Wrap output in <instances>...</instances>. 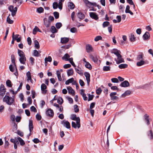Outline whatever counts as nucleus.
Returning <instances> with one entry per match:
<instances>
[{"mask_svg":"<svg viewBox=\"0 0 153 153\" xmlns=\"http://www.w3.org/2000/svg\"><path fill=\"white\" fill-rule=\"evenodd\" d=\"M18 53L19 56L20 57L19 60L20 62L23 64H25V61H26V58L24 53L22 51L18 49Z\"/></svg>","mask_w":153,"mask_h":153,"instance_id":"nucleus-1","label":"nucleus"},{"mask_svg":"<svg viewBox=\"0 0 153 153\" xmlns=\"http://www.w3.org/2000/svg\"><path fill=\"white\" fill-rule=\"evenodd\" d=\"M3 100L4 102H5L9 105H12L14 101V99L13 98L7 95L4 97Z\"/></svg>","mask_w":153,"mask_h":153,"instance_id":"nucleus-2","label":"nucleus"},{"mask_svg":"<svg viewBox=\"0 0 153 153\" xmlns=\"http://www.w3.org/2000/svg\"><path fill=\"white\" fill-rule=\"evenodd\" d=\"M71 120H76L77 125V128H79L80 127V119L79 117H77L75 114H72L71 115Z\"/></svg>","mask_w":153,"mask_h":153,"instance_id":"nucleus-3","label":"nucleus"},{"mask_svg":"<svg viewBox=\"0 0 153 153\" xmlns=\"http://www.w3.org/2000/svg\"><path fill=\"white\" fill-rule=\"evenodd\" d=\"M117 58H115L114 60L116 62V63L117 64H120V63L124 62V60L122 57V56L120 54H119L117 56Z\"/></svg>","mask_w":153,"mask_h":153,"instance_id":"nucleus-4","label":"nucleus"},{"mask_svg":"<svg viewBox=\"0 0 153 153\" xmlns=\"http://www.w3.org/2000/svg\"><path fill=\"white\" fill-rule=\"evenodd\" d=\"M9 10L11 12V15L14 16L16 14L17 10V8L16 7L14 8L13 6L10 5L9 7Z\"/></svg>","mask_w":153,"mask_h":153,"instance_id":"nucleus-5","label":"nucleus"},{"mask_svg":"<svg viewBox=\"0 0 153 153\" xmlns=\"http://www.w3.org/2000/svg\"><path fill=\"white\" fill-rule=\"evenodd\" d=\"M83 1L87 6L89 8H90L92 6H96L97 5L95 2H91L88 0H83Z\"/></svg>","mask_w":153,"mask_h":153,"instance_id":"nucleus-6","label":"nucleus"},{"mask_svg":"<svg viewBox=\"0 0 153 153\" xmlns=\"http://www.w3.org/2000/svg\"><path fill=\"white\" fill-rule=\"evenodd\" d=\"M6 89L4 85L1 84L0 88V95L3 96L5 94Z\"/></svg>","mask_w":153,"mask_h":153,"instance_id":"nucleus-7","label":"nucleus"},{"mask_svg":"<svg viewBox=\"0 0 153 153\" xmlns=\"http://www.w3.org/2000/svg\"><path fill=\"white\" fill-rule=\"evenodd\" d=\"M89 15L91 18L96 20H97L99 19L98 16L96 13L90 12L89 13Z\"/></svg>","mask_w":153,"mask_h":153,"instance_id":"nucleus-8","label":"nucleus"},{"mask_svg":"<svg viewBox=\"0 0 153 153\" xmlns=\"http://www.w3.org/2000/svg\"><path fill=\"white\" fill-rule=\"evenodd\" d=\"M46 114L47 116L53 117L54 115L53 110L51 109H48L46 111Z\"/></svg>","mask_w":153,"mask_h":153,"instance_id":"nucleus-9","label":"nucleus"},{"mask_svg":"<svg viewBox=\"0 0 153 153\" xmlns=\"http://www.w3.org/2000/svg\"><path fill=\"white\" fill-rule=\"evenodd\" d=\"M150 34L148 32H146L145 34L143 35V37L144 40H148L149 39L150 37Z\"/></svg>","mask_w":153,"mask_h":153,"instance_id":"nucleus-10","label":"nucleus"},{"mask_svg":"<svg viewBox=\"0 0 153 153\" xmlns=\"http://www.w3.org/2000/svg\"><path fill=\"white\" fill-rule=\"evenodd\" d=\"M62 124L67 128L69 129L71 128L70 123L68 121L64 120L63 121Z\"/></svg>","mask_w":153,"mask_h":153,"instance_id":"nucleus-11","label":"nucleus"},{"mask_svg":"<svg viewBox=\"0 0 153 153\" xmlns=\"http://www.w3.org/2000/svg\"><path fill=\"white\" fill-rule=\"evenodd\" d=\"M129 83L128 81L125 80L121 83L120 85V86L125 88L129 86Z\"/></svg>","mask_w":153,"mask_h":153,"instance_id":"nucleus-12","label":"nucleus"},{"mask_svg":"<svg viewBox=\"0 0 153 153\" xmlns=\"http://www.w3.org/2000/svg\"><path fill=\"white\" fill-rule=\"evenodd\" d=\"M44 23L45 25L47 27H49L51 25V22L49 20H48L47 18H45L44 19Z\"/></svg>","mask_w":153,"mask_h":153,"instance_id":"nucleus-13","label":"nucleus"},{"mask_svg":"<svg viewBox=\"0 0 153 153\" xmlns=\"http://www.w3.org/2000/svg\"><path fill=\"white\" fill-rule=\"evenodd\" d=\"M84 75L85 76L86 80L87 81L88 84V85L90 81V75L89 73L88 72H85L84 74Z\"/></svg>","mask_w":153,"mask_h":153,"instance_id":"nucleus-14","label":"nucleus"},{"mask_svg":"<svg viewBox=\"0 0 153 153\" xmlns=\"http://www.w3.org/2000/svg\"><path fill=\"white\" fill-rule=\"evenodd\" d=\"M111 52L112 53H114L116 56L121 53L120 50H118L117 49L114 48L111 50Z\"/></svg>","mask_w":153,"mask_h":153,"instance_id":"nucleus-15","label":"nucleus"},{"mask_svg":"<svg viewBox=\"0 0 153 153\" xmlns=\"http://www.w3.org/2000/svg\"><path fill=\"white\" fill-rule=\"evenodd\" d=\"M47 88V86L46 85L44 84H42L41 85V90L42 91V93L43 94H45L47 92V90H46Z\"/></svg>","mask_w":153,"mask_h":153,"instance_id":"nucleus-16","label":"nucleus"},{"mask_svg":"<svg viewBox=\"0 0 153 153\" xmlns=\"http://www.w3.org/2000/svg\"><path fill=\"white\" fill-rule=\"evenodd\" d=\"M117 94L116 92H111L110 94V96L111 100H115L118 99V97L117 96H115Z\"/></svg>","mask_w":153,"mask_h":153,"instance_id":"nucleus-17","label":"nucleus"},{"mask_svg":"<svg viewBox=\"0 0 153 153\" xmlns=\"http://www.w3.org/2000/svg\"><path fill=\"white\" fill-rule=\"evenodd\" d=\"M67 89L69 94H71L73 96L75 95L74 91L71 87H68Z\"/></svg>","mask_w":153,"mask_h":153,"instance_id":"nucleus-18","label":"nucleus"},{"mask_svg":"<svg viewBox=\"0 0 153 153\" xmlns=\"http://www.w3.org/2000/svg\"><path fill=\"white\" fill-rule=\"evenodd\" d=\"M77 16L80 20L83 19L85 17V16L84 14L81 12H79L77 13Z\"/></svg>","mask_w":153,"mask_h":153,"instance_id":"nucleus-19","label":"nucleus"},{"mask_svg":"<svg viewBox=\"0 0 153 153\" xmlns=\"http://www.w3.org/2000/svg\"><path fill=\"white\" fill-rule=\"evenodd\" d=\"M69 40V38L67 37L61 38V42L62 44H65Z\"/></svg>","mask_w":153,"mask_h":153,"instance_id":"nucleus-20","label":"nucleus"},{"mask_svg":"<svg viewBox=\"0 0 153 153\" xmlns=\"http://www.w3.org/2000/svg\"><path fill=\"white\" fill-rule=\"evenodd\" d=\"M86 49L87 52L88 53H89L92 51V48L91 45L88 44L86 46Z\"/></svg>","mask_w":153,"mask_h":153,"instance_id":"nucleus-21","label":"nucleus"},{"mask_svg":"<svg viewBox=\"0 0 153 153\" xmlns=\"http://www.w3.org/2000/svg\"><path fill=\"white\" fill-rule=\"evenodd\" d=\"M29 131L30 132H31L33 128V121L31 120H29Z\"/></svg>","mask_w":153,"mask_h":153,"instance_id":"nucleus-22","label":"nucleus"},{"mask_svg":"<svg viewBox=\"0 0 153 153\" xmlns=\"http://www.w3.org/2000/svg\"><path fill=\"white\" fill-rule=\"evenodd\" d=\"M75 69L76 71L79 74L82 75L83 74V72L81 68L77 67L76 68H75Z\"/></svg>","mask_w":153,"mask_h":153,"instance_id":"nucleus-23","label":"nucleus"},{"mask_svg":"<svg viewBox=\"0 0 153 153\" xmlns=\"http://www.w3.org/2000/svg\"><path fill=\"white\" fill-rule=\"evenodd\" d=\"M125 12L126 13H129L131 15H133V13L130 10V6L129 5H128L126 6Z\"/></svg>","mask_w":153,"mask_h":153,"instance_id":"nucleus-24","label":"nucleus"},{"mask_svg":"<svg viewBox=\"0 0 153 153\" xmlns=\"http://www.w3.org/2000/svg\"><path fill=\"white\" fill-rule=\"evenodd\" d=\"M80 93L83 97V100H88V97L86 96L85 94L84 93V90L83 89H81V90Z\"/></svg>","mask_w":153,"mask_h":153,"instance_id":"nucleus-25","label":"nucleus"},{"mask_svg":"<svg viewBox=\"0 0 153 153\" xmlns=\"http://www.w3.org/2000/svg\"><path fill=\"white\" fill-rule=\"evenodd\" d=\"M138 61H139L136 63V65L137 66H141L144 65L145 63V61L143 60Z\"/></svg>","mask_w":153,"mask_h":153,"instance_id":"nucleus-26","label":"nucleus"},{"mask_svg":"<svg viewBox=\"0 0 153 153\" xmlns=\"http://www.w3.org/2000/svg\"><path fill=\"white\" fill-rule=\"evenodd\" d=\"M147 135L151 140L153 139V134L152 130H150L148 132Z\"/></svg>","mask_w":153,"mask_h":153,"instance_id":"nucleus-27","label":"nucleus"},{"mask_svg":"<svg viewBox=\"0 0 153 153\" xmlns=\"http://www.w3.org/2000/svg\"><path fill=\"white\" fill-rule=\"evenodd\" d=\"M37 31L41 32V30L36 26H35L33 30V34H36Z\"/></svg>","mask_w":153,"mask_h":153,"instance_id":"nucleus-28","label":"nucleus"},{"mask_svg":"<svg viewBox=\"0 0 153 153\" xmlns=\"http://www.w3.org/2000/svg\"><path fill=\"white\" fill-rule=\"evenodd\" d=\"M143 54L141 53L140 54L138 55L137 58V60L138 61H140L141 60H143Z\"/></svg>","mask_w":153,"mask_h":153,"instance_id":"nucleus-29","label":"nucleus"},{"mask_svg":"<svg viewBox=\"0 0 153 153\" xmlns=\"http://www.w3.org/2000/svg\"><path fill=\"white\" fill-rule=\"evenodd\" d=\"M41 53L40 51H38L36 50H34L33 51V55L36 56L38 57L40 56V54H39Z\"/></svg>","mask_w":153,"mask_h":153,"instance_id":"nucleus-30","label":"nucleus"},{"mask_svg":"<svg viewBox=\"0 0 153 153\" xmlns=\"http://www.w3.org/2000/svg\"><path fill=\"white\" fill-rule=\"evenodd\" d=\"M17 140L20 143V145L22 146H24L25 143L24 141L20 137H17Z\"/></svg>","mask_w":153,"mask_h":153,"instance_id":"nucleus-31","label":"nucleus"},{"mask_svg":"<svg viewBox=\"0 0 153 153\" xmlns=\"http://www.w3.org/2000/svg\"><path fill=\"white\" fill-rule=\"evenodd\" d=\"M68 6L70 7L71 9H73L74 8L75 5L72 2H69L68 4Z\"/></svg>","mask_w":153,"mask_h":153,"instance_id":"nucleus-32","label":"nucleus"},{"mask_svg":"<svg viewBox=\"0 0 153 153\" xmlns=\"http://www.w3.org/2000/svg\"><path fill=\"white\" fill-rule=\"evenodd\" d=\"M131 93V91L129 90H127L125 91V92L122 95V96L123 97H124L127 95L130 94Z\"/></svg>","mask_w":153,"mask_h":153,"instance_id":"nucleus-33","label":"nucleus"},{"mask_svg":"<svg viewBox=\"0 0 153 153\" xmlns=\"http://www.w3.org/2000/svg\"><path fill=\"white\" fill-rule=\"evenodd\" d=\"M50 30L53 33H56L58 31L54 26H51Z\"/></svg>","mask_w":153,"mask_h":153,"instance_id":"nucleus-34","label":"nucleus"},{"mask_svg":"<svg viewBox=\"0 0 153 153\" xmlns=\"http://www.w3.org/2000/svg\"><path fill=\"white\" fill-rule=\"evenodd\" d=\"M45 64H47V62H51L52 61V58L51 56H48V57H46L45 59Z\"/></svg>","mask_w":153,"mask_h":153,"instance_id":"nucleus-35","label":"nucleus"},{"mask_svg":"<svg viewBox=\"0 0 153 153\" xmlns=\"http://www.w3.org/2000/svg\"><path fill=\"white\" fill-rule=\"evenodd\" d=\"M128 65L126 64H121L118 66L119 68L120 69L125 68L128 67Z\"/></svg>","mask_w":153,"mask_h":153,"instance_id":"nucleus-36","label":"nucleus"},{"mask_svg":"<svg viewBox=\"0 0 153 153\" xmlns=\"http://www.w3.org/2000/svg\"><path fill=\"white\" fill-rule=\"evenodd\" d=\"M74 73V71L72 68L68 70L67 74L68 76H70L73 74Z\"/></svg>","mask_w":153,"mask_h":153,"instance_id":"nucleus-37","label":"nucleus"},{"mask_svg":"<svg viewBox=\"0 0 153 153\" xmlns=\"http://www.w3.org/2000/svg\"><path fill=\"white\" fill-rule=\"evenodd\" d=\"M63 100L61 97H59L57 99V102L59 104H62L63 102Z\"/></svg>","mask_w":153,"mask_h":153,"instance_id":"nucleus-38","label":"nucleus"},{"mask_svg":"<svg viewBox=\"0 0 153 153\" xmlns=\"http://www.w3.org/2000/svg\"><path fill=\"white\" fill-rule=\"evenodd\" d=\"M34 45L36 49H39V44L37 40H35L34 41Z\"/></svg>","mask_w":153,"mask_h":153,"instance_id":"nucleus-39","label":"nucleus"},{"mask_svg":"<svg viewBox=\"0 0 153 153\" xmlns=\"http://www.w3.org/2000/svg\"><path fill=\"white\" fill-rule=\"evenodd\" d=\"M74 81V79L73 78L70 79L65 82L66 85H68L70 83H72Z\"/></svg>","mask_w":153,"mask_h":153,"instance_id":"nucleus-40","label":"nucleus"},{"mask_svg":"<svg viewBox=\"0 0 153 153\" xmlns=\"http://www.w3.org/2000/svg\"><path fill=\"white\" fill-rule=\"evenodd\" d=\"M130 40L131 42H133L135 41L136 38L134 35L131 34Z\"/></svg>","mask_w":153,"mask_h":153,"instance_id":"nucleus-41","label":"nucleus"},{"mask_svg":"<svg viewBox=\"0 0 153 153\" xmlns=\"http://www.w3.org/2000/svg\"><path fill=\"white\" fill-rule=\"evenodd\" d=\"M56 74L58 80L59 81H61L62 79L61 76V74L59 71H57Z\"/></svg>","mask_w":153,"mask_h":153,"instance_id":"nucleus-42","label":"nucleus"},{"mask_svg":"<svg viewBox=\"0 0 153 153\" xmlns=\"http://www.w3.org/2000/svg\"><path fill=\"white\" fill-rule=\"evenodd\" d=\"M90 58L92 59L93 61L94 62H97L98 60V59L96 56H94L92 55H91L90 56Z\"/></svg>","mask_w":153,"mask_h":153,"instance_id":"nucleus-43","label":"nucleus"},{"mask_svg":"<svg viewBox=\"0 0 153 153\" xmlns=\"http://www.w3.org/2000/svg\"><path fill=\"white\" fill-rule=\"evenodd\" d=\"M85 66L86 68L89 69H91L92 68L91 65L88 62H86L85 65Z\"/></svg>","mask_w":153,"mask_h":153,"instance_id":"nucleus-44","label":"nucleus"},{"mask_svg":"<svg viewBox=\"0 0 153 153\" xmlns=\"http://www.w3.org/2000/svg\"><path fill=\"white\" fill-rule=\"evenodd\" d=\"M74 112L76 113H77L79 111V109L78 106L77 105H74Z\"/></svg>","mask_w":153,"mask_h":153,"instance_id":"nucleus-45","label":"nucleus"},{"mask_svg":"<svg viewBox=\"0 0 153 153\" xmlns=\"http://www.w3.org/2000/svg\"><path fill=\"white\" fill-rule=\"evenodd\" d=\"M111 67L110 66H104L103 68V70L104 71H109L110 70Z\"/></svg>","mask_w":153,"mask_h":153,"instance_id":"nucleus-46","label":"nucleus"},{"mask_svg":"<svg viewBox=\"0 0 153 153\" xmlns=\"http://www.w3.org/2000/svg\"><path fill=\"white\" fill-rule=\"evenodd\" d=\"M6 84L9 87H11L12 86V85L11 83V82L10 80H7L6 82Z\"/></svg>","mask_w":153,"mask_h":153,"instance_id":"nucleus-47","label":"nucleus"},{"mask_svg":"<svg viewBox=\"0 0 153 153\" xmlns=\"http://www.w3.org/2000/svg\"><path fill=\"white\" fill-rule=\"evenodd\" d=\"M69 57L70 56L68 53H66L62 57V59H64L65 61H67V59H68Z\"/></svg>","mask_w":153,"mask_h":153,"instance_id":"nucleus-48","label":"nucleus"},{"mask_svg":"<svg viewBox=\"0 0 153 153\" xmlns=\"http://www.w3.org/2000/svg\"><path fill=\"white\" fill-rule=\"evenodd\" d=\"M10 16V15H9V16H8L7 19V22L9 24H12L13 23V21L10 18L9 16Z\"/></svg>","mask_w":153,"mask_h":153,"instance_id":"nucleus-49","label":"nucleus"},{"mask_svg":"<svg viewBox=\"0 0 153 153\" xmlns=\"http://www.w3.org/2000/svg\"><path fill=\"white\" fill-rule=\"evenodd\" d=\"M88 101H90L93 100V97L94 96V95L93 94H88Z\"/></svg>","mask_w":153,"mask_h":153,"instance_id":"nucleus-50","label":"nucleus"},{"mask_svg":"<svg viewBox=\"0 0 153 153\" xmlns=\"http://www.w3.org/2000/svg\"><path fill=\"white\" fill-rule=\"evenodd\" d=\"M144 116L145 117V120L147 122V124L148 125H149V116L147 115V114H146Z\"/></svg>","mask_w":153,"mask_h":153,"instance_id":"nucleus-51","label":"nucleus"},{"mask_svg":"<svg viewBox=\"0 0 153 153\" xmlns=\"http://www.w3.org/2000/svg\"><path fill=\"white\" fill-rule=\"evenodd\" d=\"M37 11L39 13H42L44 11V9L42 7H40L37 9Z\"/></svg>","mask_w":153,"mask_h":153,"instance_id":"nucleus-52","label":"nucleus"},{"mask_svg":"<svg viewBox=\"0 0 153 153\" xmlns=\"http://www.w3.org/2000/svg\"><path fill=\"white\" fill-rule=\"evenodd\" d=\"M11 62L14 65H15V56L12 54L11 56Z\"/></svg>","mask_w":153,"mask_h":153,"instance_id":"nucleus-53","label":"nucleus"},{"mask_svg":"<svg viewBox=\"0 0 153 153\" xmlns=\"http://www.w3.org/2000/svg\"><path fill=\"white\" fill-rule=\"evenodd\" d=\"M63 1H61L60 0H59V4H58V7L60 10H62V2H63Z\"/></svg>","mask_w":153,"mask_h":153,"instance_id":"nucleus-54","label":"nucleus"},{"mask_svg":"<svg viewBox=\"0 0 153 153\" xmlns=\"http://www.w3.org/2000/svg\"><path fill=\"white\" fill-rule=\"evenodd\" d=\"M54 16L56 19L59 18V13L57 12H54L53 13Z\"/></svg>","mask_w":153,"mask_h":153,"instance_id":"nucleus-55","label":"nucleus"},{"mask_svg":"<svg viewBox=\"0 0 153 153\" xmlns=\"http://www.w3.org/2000/svg\"><path fill=\"white\" fill-rule=\"evenodd\" d=\"M109 22L107 21L104 22L102 24V26L104 28L105 27L108 26L109 25Z\"/></svg>","mask_w":153,"mask_h":153,"instance_id":"nucleus-56","label":"nucleus"},{"mask_svg":"<svg viewBox=\"0 0 153 153\" xmlns=\"http://www.w3.org/2000/svg\"><path fill=\"white\" fill-rule=\"evenodd\" d=\"M102 38L101 36H96L95 39L94 40L96 42H97L99 40H102Z\"/></svg>","mask_w":153,"mask_h":153,"instance_id":"nucleus-57","label":"nucleus"},{"mask_svg":"<svg viewBox=\"0 0 153 153\" xmlns=\"http://www.w3.org/2000/svg\"><path fill=\"white\" fill-rule=\"evenodd\" d=\"M112 82L113 83H118L119 82V80L118 79L116 78H112L111 79Z\"/></svg>","mask_w":153,"mask_h":153,"instance_id":"nucleus-58","label":"nucleus"},{"mask_svg":"<svg viewBox=\"0 0 153 153\" xmlns=\"http://www.w3.org/2000/svg\"><path fill=\"white\" fill-rule=\"evenodd\" d=\"M62 26V24L60 22H58L56 24V26L58 29H59Z\"/></svg>","mask_w":153,"mask_h":153,"instance_id":"nucleus-59","label":"nucleus"},{"mask_svg":"<svg viewBox=\"0 0 153 153\" xmlns=\"http://www.w3.org/2000/svg\"><path fill=\"white\" fill-rule=\"evenodd\" d=\"M58 4L57 2H54L53 3V8L54 9H56L58 7Z\"/></svg>","mask_w":153,"mask_h":153,"instance_id":"nucleus-60","label":"nucleus"},{"mask_svg":"<svg viewBox=\"0 0 153 153\" xmlns=\"http://www.w3.org/2000/svg\"><path fill=\"white\" fill-rule=\"evenodd\" d=\"M127 2L130 5H133V7L135 8V5L132 0H126Z\"/></svg>","mask_w":153,"mask_h":153,"instance_id":"nucleus-61","label":"nucleus"},{"mask_svg":"<svg viewBox=\"0 0 153 153\" xmlns=\"http://www.w3.org/2000/svg\"><path fill=\"white\" fill-rule=\"evenodd\" d=\"M70 31L72 33L76 32H77V30L76 28L72 27Z\"/></svg>","mask_w":153,"mask_h":153,"instance_id":"nucleus-62","label":"nucleus"},{"mask_svg":"<svg viewBox=\"0 0 153 153\" xmlns=\"http://www.w3.org/2000/svg\"><path fill=\"white\" fill-rule=\"evenodd\" d=\"M102 90L101 88H99L96 90V93L98 95H100L102 92Z\"/></svg>","mask_w":153,"mask_h":153,"instance_id":"nucleus-63","label":"nucleus"},{"mask_svg":"<svg viewBox=\"0 0 153 153\" xmlns=\"http://www.w3.org/2000/svg\"><path fill=\"white\" fill-rule=\"evenodd\" d=\"M27 41L28 42V44L29 45H31L32 43V41L30 37H28L27 39Z\"/></svg>","mask_w":153,"mask_h":153,"instance_id":"nucleus-64","label":"nucleus"}]
</instances>
